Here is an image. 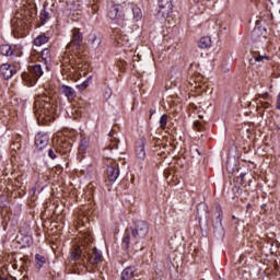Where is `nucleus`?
Returning a JSON list of instances; mask_svg holds the SVG:
<instances>
[{"label": "nucleus", "instance_id": "1", "mask_svg": "<svg viewBox=\"0 0 280 280\" xmlns=\"http://www.w3.org/2000/svg\"><path fill=\"white\" fill-rule=\"evenodd\" d=\"M130 229H131V235L133 237L132 249L135 250V253H139V250L144 248V245L141 242V240H145V237L148 236V233H150V225L148 224V222L143 220H138L135 222L133 228H130Z\"/></svg>", "mask_w": 280, "mask_h": 280}, {"label": "nucleus", "instance_id": "2", "mask_svg": "<svg viewBox=\"0 0 280 280\" xmlns=\"http://www.w3.org/2000/svg\"><path fill=\"white\" fill-rule=\"evenodd\" d=\"M43 66L39 63L33 65L28 67V72L22 73V80L26 86H34L36 82H38V78H42Z\"/></svg>", "mask_w": 280, "mask_h": 280}, {"label": "nucleus", "instance_id": "3", "mask_svg": "<svg viewBox=\"0 0 280 280\" xmlns=\"http://www.w3.org/2000/svg\"><path fill=\"white\" fill-rule=\"evenodd\" d=\"M130 9L124 7V4H114L109 8L107 12L108 19L115 21L117 25L124 27V22L126 21V14Z\"/></svg>", "mask_w": 280, "mask_h": 280}, {"label": "nucleus", "instance_id": "4", "mask_svg": "<svg viewBox=\"0 0 280 280\" xmlns=\"http://www.w3.org/2000/svg\"><path fill=\"white\" fill-rule=\"evenodd\" d=\"M24 14L25 19H22L18 15L11 21L13 32H16V34H25V30H27V23L32 21V13L30 11H24Z\"/></svg>", "mask_w": 280, "mask_h": 280}, {"label": "nucleus", "instance_id": "5", "mask_svg": "<svg viewBox=\"0 0 280 280\" xmlns=\"http://www.w3.org/2000/svg\"><path fill=\"white\" fill-rule=\"evenodd\" d=\"M174 10V0H159L158 14L163 19H167Z\"/></svg>", "mask_w": 280, "mask_h": 280}, {"label": "nucleus", "instance_id": "6", "mask_svg": "<svg viewBox=\"0 0 280 280\" xmlns=\"http://www.w3.org/2000/svg\"><path fill=\"white\" fill-rule=\"evenodd\" d=\"M80 47H82V33H80L79 28H74L72 30V39L67 45V49H69V51H78Z\"/></svg>", "mask_w": 280, "mask_h": 280}, {"label": "nucleus", "instance_id": "7", "mask_svg": "<svg viewBox=\"0 0 280 280\" xmlns=\"http://www.w3.org/2000/svg\"><path fill=\"white\" fill-rule=\"evenodd\" d=\"M218 217L212 220L213 233L217 237H224V228L222 226V208H218Z\"/></svg>", "mask_w": 280, "mask_h": 280}, {"label": "nucleus", "instance_id": "8", "mask_svg": "<svg viewBox=\"0 0 280 280\" xmlns=\"http://www.w3.org/2000/svg\"><path fill=\"white\" fill-rule=\"evenodd\" d=\"M85 259L92 266H97V264L102 262V253L94 247L91 252H86Z\"/></svg>", "mask_w": 280, "mask_h": 280}, {"label": "nucleus", "instance_id": "9", "mask_svg": "<svg viewBox=\"0 0 280 280\" xmlns=\"http://www.w3.org/2000/svg\"><path fill=\"white\" fill-rule=\"evenodd\" d=\"M35 145L37 150H45L49 145V135L45 132H38L35 136Z\"/></svg>", "mask_w": 280, "mask_h": 280}, {"label": "nucleus", "instance_id": "10", "mask_svg": "<svg viewBox=\"0 0 280 280\" xmlns=\"http://www.w3.org/2000/svg\"><path fill=\"white\" fill-rule=\"evenodd\" d=\"M86 257V253L82 252V248L80 246H74L70 249V259L71 261H84V258Z\"/></svg>", "mask_w": 280, "mask_h": 280}, {"label": "nucleus", "instance_id": "11", "mask_svg": "<svg viewBox=\"0 0 280 280\" xmlns=\"http://www.w3.org/2000/svg\"><path fill=\"white\" fill-rule=\"evenodd\" d=\"M107 177L109 183H115V180L119 178V165L114 164V165L107 166Z\"/></svg>", "mask_w": 280, "mask_h": 280}, {"label": "nucleus", "instance_id": "12", "mask_svg": "<svg viewBox=\"0 0 280 280\" xmlns=\"http://www.w3.org/2000/svg\"><path fill=\"white\" fill-rule=\"evenodd\" d=\"M0 75H2L4 80H10V78L14 75V70H12V66H10L9 63H2L0 66Z\"/></svg>", "mask_w": 280, "mask_h": 280}, {"label": "nucleus", "instance_id": "13", "mask_svg": "<svg viewBox=\"0 0 280 280\" xmlns=\"http://www.w3.org/2000/svg\"><path fill=\"white\" fill-rule=\"evenodd\" d=\"M88 43L92 47V49H97V47H100V45H102V37L94 33H91L88 36Z\"/></svg>", "mask_w": 280, "mask_h": 280}, {"label": "nucleus", "instance_id": "14", "mask_svg": "<svg viewBox=\"0 0 280 280\" xmlns=\"http://www.w3.org/2000/svg\"><path fill=\"white\" fill-rule=\"evenodd\" d=\"M60 91L62 95H65L67 100H69V102H72V100L77 97L75 90H73V88L69 85H61Z\"/></svg>", "mask_w": 280, "mask_h": 280}, {"label": "nucleus", "instance_id": "15", "mask_svg": "<svg viewBox=\"0 0 280 280\" xmlns=\"http://www.w3.org/2000/svg\"><path fill=\"white\" fill-rule=\"evenodd\" d=\"M136 154L140 161L145 159V140L141 139L136 147Z\"/></svg>", "mask_w": 280, "mask_h": 280}, {"label": "nucleus", "instance_id": "16", "mask_svg": "<svg viewBox=\"0 0 280 280\" xmlns=\"http://www.w3.org/2000/svg\"><path fill=\"white\" fill-rule=\"evenodd\" d=\"M51 9L47 10V7H44L43 11L40 12V21L42 24L45 25V23H47L49 21V19H51Z\"/></svg>", "mask_w": 280, "mask_h": 280}, {"label": "nucleus", "instance_id": "17", "mask_svg": "<svg viewBox=\"0 0 280 280\" xmlns=\"http://www.w3.org/2000/svg\"><path fill=\"white\" fill-rule=\"evenodd\" d=\"M0 54L2 56H14V48L9 44H3L0 46Z\"/></svg>", "mask_w": 280, "mask_h": 280}, {"label": "nucleus", "instance_id": "18", "mask_svg": "<svg viewBox=\"0 0 280 280\" xmlns=\"http://www.w3.org/2000/svg\"><path fill=\"white\" fill-rule=\"evenodd\" d=\"M114 34L117 36L118 40H120L119 43H121L122 45H126V43H128V35L124 34V31H121L120 28H114Z\"/></svg>", "mask_w": 280, "mask_h": 280}, {"label": "nucleus", "instance_id": "19", "mask_svg": "<svg viewBox=\"0 0 280 280\" xmlns=\"http://www.w3.org/2000/svg\"><path fill=\"white\" fill-rule=\"evenodd\" d=\"M40 58L46 66L49 65L51 62V50L44 48L40 52Z\"/></svg>", "mask_w": 280, "mask_h": 280}, {"label": "nucleus", "instance_id": "20", "mask_svg": "<svg viewBox=\"0 0 280 280\" xmlns=\"http://www.w3.org/2000/svg\"><path fill=\"white\" fill-rule=\"evenodd\" d=\"M49 43V37L46 36L45 34L38 35L35 39H34V45L36 47H40L45 44Z\"/></svg>", "mask_w": 280, "mask_h": 280}, {"label": "nucleus", "instance_id": "21", "mask_svg": "<svg viewBox=\"0 0 280 280\" xmlns=\"http://www.w3.org/2000/svg\"><path fill=\"white\" fill-rule=\"evenodd\" d=\"M198 47L200 49H209V47H211V37L209 36L201 37L198 43Z\"/></svg>", "mask_w": 280, "mask_h": 280}, {"label": "nucleus", "instance_id": "22", "mask_svg": "<svg viewBox=\"0 0 280 280\" xmlns=\"http://www.w3.org/2000/svg\"><path fill=\"white\" fill-rule=\"evenodd\" d=\"M35 261H36V268H38V270H40V268H43L45 266V264H47V258H45V256H43L40 254H36Z\"/></svg>", "mask_w": 280, "mask_h": 280}, {"label": "nucleus", "instance_id": "23", "mask_svg": "<svg viewBox=\"0 0 280 280\" xmlns=\"http://www.w3.org/2000/svg\"><path fill=\"white\" fill-rule=\"evenodd\" d=\"M167 126V114H163L160 118V128H162V130H165Z\"/></svg>", "mask_w": 280, "mask_h": 280}, {"label": "nucleus", "instance_id": "24", "mask_svg": "<svg viewBox=\"0 0 280 280\" xmlns=\"http://www.w3.org/2000/svg\"><path fill=\"white\" fill-rule=\"evenodd\" d=\"M122 245L125 246L126 250L130 248V233H126L122 238Z\"/></svg>", "mask_w": 280, "mask_h": 280}, {"label": "nucleus", "instance_id": "25", "mask_svg": "<svg viewBox=\"0 0 280 280\" xmlns=\"http://www.w3.org/2000/svg\"><path fill=\"white\" fill-rule=\"evenodd\" d=\"M259 23H261V22H259V21L256 22V26L253 31V34H264V32H266V27H261L259 25Z\"/></svg>", "mask_w": 280, "mask_h": 280}, {"label": "nucleus", "instance_id": "26", "mask_svg": "<svg viewBox=\"0 0 280 280\" xmlns=\"http://www.w3.org/2000/svg\"><path fill=\"white\" fill-rule=\"evenodd\" d=\"M79 152L84 154L86 152V140H81V143L79 145Z\"/></svg>", "mask_w": 280, "mask_h": 280}, {"label": "nucleus", "instance_id": "27", "mask_svg": "<svg viewBox=\"0 0 280 280\" xmlns=\"http://www.w3.org/2000/svg\"><path fill=\"white\" fill-rule=\"evenodd\" d=\"M89 86V80H85L82 82V84L77 85V89H79V91H84V89H86Z\"/></svg>", "mask_w": 280, "mask_h": 280}, {"label": "nucleus", "instance_id": "28", "mask_svg": "<svg viewBox=\"0 0 280 280\" xmlns=\"http://www.w3.org/2000/svg\"><path fill=\"white\" fill-rule=\"evenodd\" d=\"M118 142L117 140H113L112 143L107 147L108 150H117L118 148Z\"/></svg>", "mask_w": 280, "mask_h": 280}, {"label": "nucleus", "instance_id": "29", "mask_svg": "<svg viewBox=\"0 0 280 280\" xmlns=\"http://www.w3.org/2000/svg\"><path fill=\"white\" fill-rule=\"evenodd\" d=\"M255 62H261V60H268V56H254Z\"/></svg>", "mask_w": 280, "mask_h": 280}, {"label": "nucleus", "instance_id": "30", "mask_svg": "<svg viewBox=\"0 0 280 280\" xmlns=\"http://www.w3.org/2000/svg\"><path fill=\"white\" fill-rule=\"evenodd\" d=\"M260 106L262 108H265V109H268V108H270V103H268V102H260Z\"/></svg>", "mask_w": 280, "mask_h": 280}, {"label": "nucleus", "instance_id": "31", "mask_svg": "<svg viewBox=\"0 0 280 280\" xmlns=\"http://www.w3.org/2000/svg\"><path fill=\"white\" fill-rule=\"evenodd\" d=\"M48 156L50 158V159H56V152H54L51 149H49L48 150Z\"/></svg>", "mask_w": 280, "mask_h": 280}, {"label": "nucleus", "instance_id": "32", "mask_svg": "<svg viewBox=\"0 0 280 280\" xmlns=\"http://www.w3.org/2000/svg\"><path fill=\"white\" fill-rule=\"evenodd\" d=\"M23 275V272H21V269L18 273H15L14 276H11L12 279L16 280V279H21V276Z\"/></svg>", "mask_w": 280, "mask_h": 280}, {"label": "nucleus", "instance_id": "33", "mask_svg": "<svg viewBox=\"0 0 280 280\" xmlns=\"http://www.w3.org/2000/svg\"><path fill=\"white\" fill-rule=\"evenodd\" d=\"M259 97H261V100H267L268 97H270V94L268 92H265L264 94L259 95Z\"/></svg>", "mask_w": 280, "mask_h": 280}, {"label": "nucleus", "instance_id": "34", "mask_svg": "<svg viewBox=\"0 0 280 280\" xmlns=\"http://www.w3.org/2000/svg\"><path fill=\"white\" fill-rule=\"evenodd\" d=\"M133 12V18L136 19V21H139V19H141V14L137 13L135 14V9L132 10Z\"/></svg>", "mask_w": 280, "mask_h": 280}, {"label": "nucleus", "instance_id": "35", "mask_svg": "<svg viewBox=\"0 0 280 280\" xmlns=\"http://www.w3.org/2000/svg\"><path fill=\"white\" fill-rule=\"evenodd\" d=\"M11 268H12L13 270H19V265H18V264H12V265H11Z\"/></svg>", "mask_w": 280, "mask_h": 280}, {"label": "nucleus", "instance_id": "36", "mask_svg": "<svg viewBox=\"0 0 280 280\" xmlns=\"http://www.w3.org/2000/svg\"><path fill=\"white\" fill-rule=\"evenodd\" d=\"M107 97H110L112 93L110 92H106Z\"/></svg>", "mask_w": 280, "mask_h": 280}, {"label": "nucleus", "instance_id": "37", "mask_svg": "<svg viewBox=\"0 0 280 280\" xmlns=\"http://www.w3.org/2000/svg\"><path fill=\"white\" fill-rule=\"evenodd\" d=\"M22 279H23V280H26V279H27V275H24V276L22 277Z\"/></svg>", "mask_w": 280, "mask_h": 280}, {"label": "nucleus", "instance_id": "38", "mask_svg": "<svg viewBox=\"0 0 280 280\" xmlns=\"http://www.w3.org/2000/svg\"><path fill=\"white\" fill-rule=\"evenodd\" d=\"M280 14V9L278 10V12H276V16H279Z\"/></svg>", "mask_w": 280, "mask_h": 280}, {"label": "nucleus", "instance_id": "39", "mask_svg": "<svg viewBox=\"0 0 280 280\" xmlns=\"http://www.w3.org/2000/svg\"><path fill=\"white\" fill-rule=\"evenodd\" d=\"M0 280H10V279H8V278H0Z\"/></svg>", "mask_w": 280, "mask_h": 280}, {"label": "nucleus", "instance_id": "40", "mask_svg": "<svg viewBox=\"0 0 280 280\" xmlns=\"http://www.w3.org/2000/svg\"><path fill=\"white\" fill-rule=\"evenodd\" d=\"M247 209H250V203L247 205Z\"/></svg>", "mask_w": 280, "mask_h": 280}, {"label": "nucleus", "instance_id": "41", "mask_svg": "<svg viewBox=\"0 0 280 280\" xmlns=\"http://www.w3.org/2000/svg\"><path fill=\"white\" fill-rule=\"evenodd\" d=\"M271 19H275V16L271 14Z\"/></svg>", "mask_w": 280, "mask_h": 280}, {"label": "nucleus", "instance_id": "42", "mask_svg": "<svg viewBox=\"0 0 280 280\" xmlns=\"http://www.w3.org/2000/svg\"><path fill=\"white\" fill-rule=\"evenodd\" d=\"M249 62H253V59H249Z\"/></svg>", "mask_w": 280, "mask_h": 280}]
</instances>
